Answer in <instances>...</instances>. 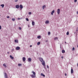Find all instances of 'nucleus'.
Here are the masks:
<instances>
[{
  "label": "nucleus",
  "instance_id": "obj_43",
  "mask_svg": "<svg viewBox=\"0 0 78 78\" xmlns=\"http://www.w3.org/2000/svg\"><path fill=\"white\" fill-rule=\"evenodd\" d=\"M18 19L19 20L20 19V18H18Z\"/></svg>",
  "mask_w": 78,
  "mask_h": 78
},
{
  "label": "nucleus",
  "instance_id": "obj_2",
  "mask_svg": "<svg viewBox=\"0 0 78 78\" xmlns=\"http://www.w3.org/2000/svg\"><path fill=\"white\" fill-rule=\"evenodd\" d=\"M57 13L58 14H59L60 13V9H57Z\"/></svg>",
  "mask_w": 78,
  "mask_h": 78
},
{
  "label": "nucleus",
  "instance_id": "obj_30",
  "mask_svg": "<svg viewBox=\"0 0 78 78\" xmlns=\"http://www.w3.org/2000/svg\"><path fill=\"white\" fill-rule=\"evenodd\" d=\"M19 30H22V28H21V27H19Z\"/></svg>",
  "mask_w": 78,
  "mask_h": 78
},
{
  "label": "nucleus",
  "instance_id": "obj_19",
  "mask_svg": "<svg viewBox=\"0 0 78 78\" xmlns=\"http://www.w3.org/2000/svg\"><path fill=\"white\" fill-rule=\"evenodd\" d=\"M40 44H41V42H38L37 43V45H40Z\"/></svg>",
  "mask_w": 78,
  "mask_h": 78
},
{
  "label": "nucleus",
  "instance_id": "obj_34",
  "mask_svg": "<svg viewBox=\"0 0 78 78\" xmlns=\"http://www.w3.org/2000/svg\"><path fill=\"white\" fill-rule=\"evenodd\" d=\"M76 2H77V0H74V2L76 3Z\"/></svg>",
  "mask_w": 78,
  "mask_h": 78
},
{
  "label": "nucleus",
  "instance_id": "obj_18",
  "mask_svg": "<svg viewBox=\"0 0 78 78\" xmlns=\"http://www.w3.org/2000/svg\"><path fill=\"white\" fill-rule=\"evenodd\" d=\"M62 53H65V50H62Z\"/></svg>",
  "mask_w": 78,
  "mask_h": 78
},
{
  "label": "nucleus",
  "instance_id": "obj_16",
  "mask_svg": "<svg viewBox=\"0 0 78 78\" xmlns=\"http://www.w3.org/2000/svg\"><path fill=\"white\" fill-rule=\"evenodd\" d=\"M32 73H33L34 75H36V73L34 72V71H32Z\"/></svg>",
  "mask_w": 78,
  "mask_h": 78
},
{
  "label": "nucleus",
  "instance_id": "obj_44",
  "mask_svg": "<svg viewBox=\"0 0 78 78\" xmlns=\"http://www.w3.org/2000/svg\"><path fill=\"white\" fill-rule=\"evenodd\" d=\"M65 44H66V42L65 41Z\"/></svg>",
  "mask_w": 78,
  "mask_h": 78
},
{
  "label": "nucleus",
  "instance_id": "obj_23",
  "mask_svg": "<svg viewBox=\"0 0 78 78\" xmlns=\"http://www.w3.org/2000/svg\"><path fill=\"white\" fill-rule=\"evenodd\" d=\"M3 66L5 67H6V65L5 64H3Z\"/></svg>",
  "mask_w": 78,
  "mask_h": 78
},
{
  "label": "nucleus",
  "instance_id": "obj_17",
  "mask_svg": "<svg viewBox=\"0 0 78 78\" xmlns=\"http://www.w3.org/2000/svg\"><path fill=\"white\" fill-rule=\"evenodd\" d=\"M15 42H16V43H18L19 42L18 41V40H15Z\"/></svg>",
  "mask_w": 78,
  "mask_h": 78
},
{
  "label": "nucleus",
  "instance_id": "obj_7",
  "mask_svg": "<svg viewBox=\"0 0 78 78\" xmlns=\"http://www.w3.org/2000/svg\"><path fill=\"white\" fill-rule=\"evenodd\" d=\"M20 8H21V9H22L23 8V6L22 5H20Z\"/></svg>",
  "mask_w": 78,
  "mask_h": 78
},
{
  "label": "nucleus",
  "instance_id": "obj_6",
  "mask_svg": "<svg viewBox=\"0 0 78 78\" xmlns=\"http://www.w3.org/2000/svg\"><path fill=\"white\" fill-rule=\"evenodd\" d=\"M16 8H17V9L19 8V5H16Z\"/></svg>",
  "mask_w": 78,
  "mask_h": 78
},
{
  "label": "nucleus",
  "instance_id": "obj_5",
  "mask_svg": "<svg viewBox=\"0 0 78 78\" xmlns=\"http://www.w3.org/2000/svg\"><path fill=\"white\" fill-rule=\"evenodd\" d=\"M28 61H29V62H31V58H28Z\"/></svg>",
  "mask_w": 78,
  "mask_h": 78
},
{
  "label": "nucleus",
  "instance_id": "obj_24",
  "mask_svg": "<svg viewBox=\"0 0 78 78\" xmlns=\"http://www.w3.org/2000/svg\"><path fill=\"white\" fill-rule=\"evenodd\" d=\"M69 31H68L66 33V35H69Z\"/></svg>",
  "mask_w": 78,
  "mask_h": 78
},
{
  "label": "nucleus",
  "instance_id": "obj_9",
  "mask_svg": "<svg viewBox=\"0 0 78 78\" xmlns=\"http://www.w3.org/2000/svg\"><path fill=\"white\" fill-rule=\"evenodd\" d=\"M49 23V21L47 20L45 22V23H46V24H47V23Z\"/></svg>",
  "mask_w": 78,
  "mask_h": 78
},
{
  "label": "nucleus",
  "instance_id": "obj_41",
  "mask_svg": "<svg viewBox=\"0 0 78 78\" xmlns=\"http://www.w3.org/2000/svg\"><path fill=\"white\" fill-rule=\"evenodd\" d=\"M76 13L77 14H78V11Z\"/></svg>",
  "mask_w": 78,
  "mask_h": 78
},
{
  "label": "nucleus",
  "instance_id": "obj_1",
  "mask_svg": "<svg viewBox=\"0 0 78 78\" xmlns=\"http://www.w3.org/2000/svg\"><path fill=\"white\" fill-rule=\"evenodd\" d=\"M39 60L41 62L43 66H45V61L43 60V58H39Z\"/></svg>",
  "mask_w": 78,
  "mask_h": 78
},
{
  "label": "nucleus",
  "instance_id": "obj_45",
  "mask_svg": "<svg viewBox=\"0 0 78 78\" xmlns=\"http://www.w3.org/2000/svg\"><path fill=\"white\" fill-rule=\"evenodd\" d=\"M75 33H76V32H75L74 33V34H75Z\"/></svg>",
  "mask_w": 78,
  "mask_h": 78
},
{
  "label": "nucleus",
  "instance_id": "obj_33",
  "mask_svg": "<svg viewBox=\"0 0 78 78\" xmlns=\"http://www.w3.org/2000/svg\"><path fill=\"white\" fill-rule=\"evenodd\" d=\"M31 14V12H29V15H30V14Z\"/></svg>",
  "mask_w": 78,
  "mask_h": 78
},
{
  "label": "nucleus",
  "instance_id": "obj_26",
  "mask_svg": "<svg viewBox=\"0 0 78 78\" xmlns=\"http://www.w3.org/2000/svg\"><path fill=\"white\" fill-rule=\"evenodd\" d=\"M12 21H15V19L12 18Z\"/></svg>",
  "mask_w": 78,
  "mask_h": 78
},
{
  "label": "nucleus",
  "instance_id": "obj_11",
  "mask_svg": "<svg viewBox=\"0 0 78 78\" xmlns=\"http://www.w3.org/2000/svg\"><path fill=\"white\" fill-rule=\"evenodd\" d=\"M10 57L11 59H14V57H12V55H10Z\"/></svg>",
  "mask_w": 78,
  "mask_h": 78
},
{
  "label": "nucleus",
  "instance_id": "obj_40",
  "mask_svg": "<svg viewBox=\"0 0 78 78\" xmlns=\"http://www.w3.org/2000/svg\"><path fill=\"white\" fill-rule=\"evenodd\" d=\"M67 76V74H66V73L65 74V76Z\"/></svg>",
  "mask_w": 78,
  "mask_h": 78
},
{
  "label": "nucleus",
  "instance_id": "obj_4",
  "mask_svg": "<svg viewBox=\"0 0 78 78\" xmlns=\"http://www.w3.org/2000/svg\"><path fill=\"white\" fill-rule=\"evenodd\" d=\"M5 78H8V76H7V74H6V73H5Z\"/></svg>",
  "mask_w": 78,
  "mask_h": 78
},
{
  "label": "nucleus",
  "instance_id": "obj_12",
  "mask_svg": "<svg viewBox=\"0 0 78 78\" xmlns=\"http://www.w3.org/2000/svg\"><path fill=\"white\" fill-rule=\"evenodd\" d=\"M23 61H25V60H26V58L25 57H23Z\"/></svg>",
  "mask_w": 78,
  "mask_h": 78
},
{
  "label": "nucleus",
  "instance_id": "obj_25",
  "mask_svg": "<svg viewBox=\"0 0 78 78\" xmlns=\"http://www.w3.org/2000/svg\"><path fill=\"white\" fill-rule=\"evenodd\" d=\"M22 66V64H18L19 66Z\"/></svg>",
  "mask_w": 78,
  "mask_h": 78
},
{
  "label": "nucleus",
  "instance_id": "obj_37",
  "mask_svg": "<svg viewBox=\"0 0 78 78\" xmlns=\"http://www.w3.org/2000/svg\"><path fill=\"white\" fill-rule=\"evenodd\" d=\"M7 18H9V16H7Z\"/></svg>",
  "mask_w": 78,
  "mask_h": 78
},
{
  "label": "nucleus",
  "instance_id": "obj_31",
  "mask_svg": "<svg viewBox=\"0 0 78 78\" xmlns=\"http://www.w3.org/2000/svg\"><path fill=\"white\" fill-rule=\"evenodd\" d=\"M48 35H50V32H49L48 33Z\"/></svg>",
  "mask_w": 78,
  "mask_h": 78
},
{
  "label": "nucleus",
  "instance_id": "obj_15",
  "mask_svg": "<svg viewBox=\"0 0 78 78\" xmlns=\"http://www.w3.org/2000/svg\"><path fill=\"white\" fill-rule=\"evenodd\" d=\"M41 76H43L44 77H45V76L44 75V74H43V73H41Z\"/></svg>",
  "mask_w": 78,
  "mask_h": 78
},
{
  "label": "nucleus",
  "instance_id": "obj_42",
  "mask_svg": "<svg viewBox=\"0 0 78 78\" xmlns=\"http://www.w3.org/2000/svg\"><path fill=\"white\" fill-rule=\"evenodd\" d=\"M62 59H63V56H62Z\"/></svg>",
  "mask_w": 78,
  "mask_h": 78
},
{
  "label": "nucleus",
  "instance_id": "obj_27",
  "mask_svg": "<svg viewBox=\"0 0 78 78\" xmlns=\"http://www.w3.org/2000/svg\"><path fill=\"white\" fill-rule=\"evenodd\" d=\"M73 51H74L75 50V48L73 47L72 49Z\"/></svg>",
  "mask_w": 78,
  "mask_h": 78
},
{
  "label": "nucleus",
  "instance_id": "obj_8",
  "mask_svg": "<svg viewBox=\"0 0 78 78\" xmlns=\"http://www.w3.org/2000/svg\"><path fill=\"white\" fill-rule=\"evenodd\" d=\"M55 12V10H53L51 12V15H53V13Z\"/></svg>",
  "mask_w": 78,
  "mask_h": 78
},
{
  "label": "nucleus",
  "instance_id": "obj_38",
  "mask_svg": "<svg viewBox=\"0 0 78 78\" xmlns=\"http://www.w3.org/2000/svg\"><path fill=\"white\" fill-rule=\"evenodd\" d=\"M7 53H8V54H9V52H7Z\"/></svg>",
  "mask_w": 78,
  "mask_h": 78
},
{
  "label": "nucleus",
  "instance_id": "obj_20",
  "mask_svg": "<svg viewBox=\"0 0 78 78\" xmlns=\"http://www.w3.org/2000/svg\"><path fill=\"white\" fill-rule=\"evenodd\" d=\"M57 39H58V38L57 37H55L54 38V40H57Z\"/></svg>",
  "mask_w": 78,
  "mask_h": 78
},
{
  "label": "nucleus",
  "instance_id": "obj_3",
  "mask_svg": "<svg viewBox=\"0 0 78 78\" xmlns=\"http://www.w3.org/2000/svg\"><path fill=\"white\" fill-rule=\"evenodd\" d=\"M20 49V47H16V50H19Z\"/></svg>",
  "mask_w": 78,
  "mask_h": 78
},
{
  "label": "nucleus",
  "instance_id": "obj_35",
  "mask_svg": "<svg viewBox=\"0 0 78 78\" xmlns=\"http://www.w3.org/2000/svg\"><path fill=\"white\" fill-rule=\"evenodd\" d=\"M17 1H18V0H16L15 1V2H17Z\"/></svg>",
  "mask_w": 78,
  "mask_h": 78
},
{
  "label": "nucleus",
  "instance_id": "obj_32",
  "mask_svg": "<svg viewBox=\"0 0 78 78\" xmlns=\"http://www.w3.org/2000/svg\"><path fill=\"white\" fill-rule=\"evenodd\" d=\"M47 68H48V69H49V66H48L47 65Z\"/></svg>",
  "mask_w": 78,
  "mask_h": 78
},
{
  "label": "nucleus",
  "instance_id": "obj_28",
  "mask_svg": "<svg viewBox=\"0 0 78 78\" xmlns=\"http://www.w3.org/2000/svg\"><path fill=\"white\" fill-rule=\"evenodd\" d=\"M41 36H38L37 37V38H40L41 37Z\"/></svg>",
  "mask_w": 78,
  "mask_h": 78
},
{
  "label": "nucleus",
  "instance_id": "obj_13",
  "mask_svg": "<svg viewBox=\"0 0 78 78\" xmlns=\"http://www.w3.org/2000/svg\"><path fill=\"white\" fill-rule=\"evenodd\" d=\"M71 73H73V70L72 68L71 69Z\"/></svg>",
  "mask_w": 78,
  "mask_h": 78
},
{
  "label": "nucleus",
  "instance_id": "obj_29",
  "mask_svg": "<svg viewBox=\"0 0 78 78\" xmlns=\"http://www.w3.org/2000/svg\"><path fill=\"white\" fill-rule=\"evenodd\" d=\"M26 20H27V21H29V20L28 18H26Z\"/></svg>",
  "mask_w": 78,
  "mask_h": 78
},
{
  "label": "nucleus",
  "instance_id": "obj_39",
  "mask_svg": "<svg viewBox=\"0 0 78 78\" xmlns=\"http://www.w3.org/2000/svg\"><path fill=\"white\" fill-rule=\"evenodd\" d=\"M32 47V45H31L30 46V47Z\"/></svg>",
  "mask_w": 78,
  "mask_h": 78
},
{
  "label": "nucleus",
  "instance_id": "obj_22",
  "mask_svg": "<svg viewBox=\"0 0 78 78\" xmlns=\"http://www.w3.org/2000/svg\"><path fill=\"white\" fill-rule=\"evenodd\" d=\"M45 8V5H44V6H43V7H42L43 9H44V8Z\"/></svg>",
  "mask_w": 78,
  "mask_h": 78
},
{
  "label": "nucleus",
  "instance_id": "obj_21",
  "mask_svg": "<svg viewBox=\"0 0 78 78\" xmlns=\"http://www.w3.org/2000/svg\"><path fill=\"white\" fill-rule=\"evenodd\" d=\"M4 6V4H2L1 5V6H2V8H3Z\"/></svg>",
  "mask_w": 78,
  "mask_h": 78
},
{
  "label": "nucleus",
  "instance_id": "obj_46",
  "mask_svg": "<svg viewBox=\"0 0 78 78\" xmlns=\"http://www.w3.org/2000/svg\"><path fill=\"white\" fill-rule=\"evenodd\" d=\"M12 50H14V49H12Z\"/></svg>",
  "mask_w": 78,
  "mask_h": 78
},
{
  "label": "nucleus",
  "instance_id": "obj_14",
  "mask_svg": "<svg viewBox=\"0 0 78 78\" xmlns=\"http://www.w3.org/2000/svg\"><path fill=\"white\" fill-rule=\"evenodd\" d=\"M35 24V23H34V21H32V25L33 26H34V24Z\"/></svg>",
  "mask_w": 78,
  "mask_h": 78
},
{
  "label": "nucleus",
  "instance_id": "obj_10",
  "mask_svg": "<svg viewBox=\"0 0 78 78\" xmlns=\"http://www.w3.org/2000/svg\"><path fill=\"white\" fill-rule=\"evenodd\" d=\"M31 76L32 77V78H35V76L34 75H33V74L31 75Z\"/></svg>",
  "mask_w": 78,
  "mask_h": 78
},
{
  "label": "nucleus",
  "instance_id": "obj_36",
  "mask_svg": "<svg viewBox=\"0 0 78 78\" xmlns=\"http://www.w3.org/2000/svg\"><path fill=\"white\" fill-rule=\"evenodd\" d=\"M2 29V27L1 26H0V29L1 30Z\"/></svg>",
  "mask_w": 78,
  "mask_h": 78
}]
</instances>
